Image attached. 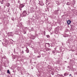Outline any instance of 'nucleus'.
<instances>
[{"instance_id": "f8f14e48", "label": "nucleus", "mask_w": 77, "mask_h": 77, "mask_svg": "<svg viewBox=\"0 0 77 77\" xmlns=\"http://www.w3.org/2000/svg\"><path fill=\"white\" fill-rule=\"evenodd\" d=\"M31 29H32V31L33 30V28H32Z\"/></svg>"}, {"instance_id": "2eb2a0df", "label": "nucleus", "mask_w": 77, "mask_h": 77, "mask_svg": "<svg viewBox=\"0 0 77 77\" xmlns=\"http://www.w3.org/2000/svg\"><path fill=\"white\" fill-rule=\"evenodd\" d=\"M71 74H70L69 75V76L70 77L71 76Z\"/></svg>"}, {"instance_id": "9b49d317", "label": "nucleus", "mask_w": 77, "mask_h": 77, "mask_svg": "<svg viewBox=\"0 0 77 77\" xmlns=\"http://www.w3.org/2000/svg\"><path fill=\"white\" fill-rule=\"evenodd\" d=\"M47 38H49V37H50V36H49V35H47Z\"/></svg>"}, {"instance_id": "ddd939ff", "label": "nucleus", "mask_w": 77, "mask_h": 77, "mask_svg": "<svg viewBox=\"0 0 77 77\" xmlns=\"http://www.w3.org/2000/svg\"><path fill=\"white\" fill-rule=\"evenodd\" d=\"M40 56H38V57H40Z\"/></svg>"}, {"instance_id": "6e6552de", "label": "nucleus", "mask_w": 77, "mask_h": 77, "mask_svg": "<svg viewBox=\"0 0 77 77\" xmlns=\"http://www.w3.org/2000/svg\"><path fill=\"white\" fill-rule=\"evenodd\" d=\"M67 5H70V3L68 2L66 4Z\"/></svg>"}, {"instance_id": "a211bd4d", "label": "nucleus", "mask_w": 77, "mask_h": 77, "mask_svg": "<svg viewBox=\"0 0 77 77\" xmlns=\"http://www.w3.org/2000/svg\"><path fill=\"white\" fill-rule=\"evenodd\" d=\"M27 53H29V52H27Z\"/></svg>"}, {"instance_id": "dca6fc26", "label": "nucleus", "mask_w": 77, "mask_h": 77, "mask_svg": "<svg viewBox=\"0 0 77 77\" xmlns=\"http://www.w3.org/2000/svg\"><path fill=\"white\" fill-rule=\"evenodd\" d=\"M48 44L49 45H50V44L49 43H48Z\"/></svg>"}, {"instance_id": "7ed1b4c3", "label": "nucleus", "mask_w": 77, "mask_h": 77, "mask_svg": "<svg viewBox=\"0 0 77 77\" xmlns=\"http://www.w3.org/2000/svg\"><path fill=\"white\" fill-rule=\"evenodd\" d=\"M67 23L68 25H69V24H71V20H68L67 21Z\"/></svg>"}, {"instance_id": "9d476101", "label": "nucleus", "mask_w": 77, "mask_h": 77, "mask_svg": "<svg viewBox=\"0 0 77 77\" xmlns=\"http://www.w3.org/2000/svg\"><path fill=\"white\" fill-rule=\"evenodd\" d=\"M1 3V4H3V0H2V1Z\"/></svg>"}, {"instance_id": "6ab92c4d", "label": "nucleus", "mask_w": 77, "mask_h": 77, "mask_svg": "<svg viewBox=\"0 0 77 77\" xmlns=\"http://www.w3.org/2000/svg\"><path fill=\"white\" fill-rule=\"evenodd\" d=\"M22 52H23V51H22Z\"/></svg>"}, {"instance_id": "423d86ee", "label": "nucleus", "mask_w": 77, "mask_h": 77, "mask_svg": "<svg viewBox=\"0 0 77 77\" xmlns=\"http://www.w3.org/2000/svg\"><path fill=\"white\" fill-rule=\"evenodd\" d=\"M7 73L8 74H10V71H9V70L8 69L7 70Z\"/></svg>"}, {"instance_id": "20e7f679", "label": "nucleus", "mask_w": 77, "mask_h": 77, "mask_svg": "<svg viewBox=\"0 0 77 77\" xmlns=\"http://www.w3.org/2000/svg\"><path fill=\"white\" fill-rule=\"evenodd\" d=\"M6 5L8 7H9V6H10V4L9 3H7Z\"/></svg>"}, {"instance_id": "0eeeda50", "label": "nucleus", "mask_w": 77, "mask_h": 77, "mask_svg": "<svg viewBox=\"0 0 77 77\" xmlns=\"http://www.w3.org/2000/svg\"><path fill=\"white\" fill-rule=\"evenodd\" d=\"M66 75H68V74H67L66 73H65L64 74V76H66Z\"/></svg>"}, {"instance_id": "f257e3e1", "label": "nucleus", "mask_w": 77, "mask_h": 77, "mask_svg": "<svg viewBox=\"0 0 77 77\" xmlns=\"http://www.w3.org/2000/svg\"><path fill=\"white\" fill-rule=\"evenodd\" d=\"M26 15H27V11H24L22 13V15L23 17H26Z\"/></svg>"}, {"instance_id": "39448f33", "label": "nucleus", "mask_w": 77, "mask_h": 77, "mask_svg": "<svg viewBox=\"0 0 77 77\" xmlns=\"http://www.w3.org/2000/svg\"><path fill=\"white\" fill-rule=\"evenodd\" d=\"M23 26V24L21 23H20L19 24V27H22Z\"/></svg>"}, {"instance_id": "f03ea898", "label": "nucleus", "mask_w": 77, "mask_h": 77, "mask_svg": "<svg viewBox=\"0 0 77 77\" xmlns=\"http://www.w3.org/2000/svg\"><path fill=\"white\" fill-rule=\"evenodd\" d=\"M23 7H24V5L23 4H21L19 6V9H20V11L21 10V8H22Z\"/></svg>"}, {"instance_id": "1a4fd4ad", "label": "nucleus", "mask_w": 77, "mask_h": 77, "mask_svg": "<svg viewBox=\"0 0 77 77\" xmlns=\"http://www.w3.org/2000/svg\"><path fill=\"white\" fill-rule=\"evenodd\" d=\"M58 75H60V77H64L63 76V75H62L58 74Z\"/></svg>"}, {"instance_id": "f3484780", "label": "nucleus", "mask_w": 77, "mask_h": 77, "mask_svg": "<svg viewBox=\"0 0 77 77\" xmlns=\"http://www.w3.org/2000/svg\"><path fill=\"white\" fill-rule=\"evenodd\" d=\"M56 3H57V2H56Z\"/></svg>"}, {"instance_id": "4468645a", "label": "nucleus", "mask_w": 77, "mask_h": 77, "mask_svg": "<svg viewBox=\"0 0 77 77\" xmlns=\"http://www.w3.org/2000/svg\"><path fill=\"white\" fill-rule=\"evenodd\" d=\"M20 1H18V3H20Z\"/></svg>"}]
</instances>
